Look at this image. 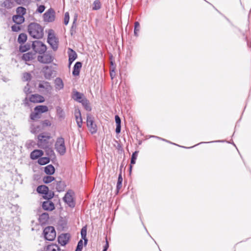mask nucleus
I'll use <instances>...</instances> for the list:
<instances>
[{"label": "nucleus", "instance_id": "obj_1", "mask_svg": "<svg viewBox=\"0 0 251 251\" xmlns=\"http://www.w3.org/2000/svg\"><path fill=\"white\" fill-rule=\"evenodd\" d=\"M29 34L35 39L42 38L44 36V29L38 23H31L28 25Z\"/></svg>", "mask_w": 251, "mask_h": 251}, {"label": "nucleus", "instance_id": "obj_2", "mask_svg": "<svg viewBox=\"0 0 251 251\" xmlns=\"http://www.w3.org/2000/svg\"><path fill=\"white\" fill-rule=\"evenodd\" d=\"M51 137L48 134L45 133H41L38 136L37 145L39 148L43 149L47 147L48 146L51 145V143H50L49 140L50 139Z\"/></svg>", "mask_w": 251, "mask_h": 251}, {"label": "nucleus", "instance_id": "obj_3", "mask_svg": "<svg viewBox=\"0 0 251 251\" xmlns=\"http://www.w3.org/2000/svg\"><path fill=\"white\" fill-rule=\"evenodd\" d=\"M32 48L34 52L40 54L44 53L47 50V46L40 41L36 40L32 43Z\"/></svg>", "mask_w": 251, "mask_h": 251}, {"label": "nucleus", "instance_id": "obj_4", "mask_svg": "<svg viewBox=\"0 0 251 251\" xmlns=\"http://www.w3.org/2000/svg\"><path fill=\"white\" fill-rule=\"evenodd\" d=\"M44 235L45 239L49 241L53 240L56 237V232L53 226H48L44 230Z\"/></svg>", "mask_w": 251, "mask_h": 251}, {"label": "nucleus", "instance_id": "obj_5", "mask_svg": "<svg viewBox=\"0 0 251 251\" xmlns=\"http://www.w3.org/2000/svg\"><path fill=\"white\" fill-rule=\"evenodd\" d=\"M47 42L54 51L57 50L58 48L59 41L58 39L55 37L53 33H49L48 36Z\"/></svg>", "mask_w": 251, "mask_h": 251}, {"label": "nucleus", "instance_id": "obj_6", "mask_svg": "<svg viewBox=\"0 0 251 251\" xmlns=\"http://www.w3.org/2000/svg\"><path fill=\"white\" fill-rule=\"evenodd\" d=\"M43 54L38 56V60L40 63H51L53 61L54 56L51 51L45 52Z\"/></svg>", "mask_w": 251, "mask_h": 251}, {"label": "nucleus", "instance_id": "obj_7", "mask_svg": "<svg viewBox=\"0 0 251 251\" xmlns=\"http://www.w3.org/2000/svg\"><path fill=\"white\" fill-rule=\"evenodd\" d=\"M55 148L57 151L61 155H63L66 152V147L64 138H58L55 144Z\"/></svg>", "mask_w": 251, "mask_h": 251}, {"label": "nucleus", "instance_id": "obj_8", "mask_svg": "<svg viewBox=\"0 0 251 251\" xmlns=\"http://www.w3.org/2000/svg\"><path fill=\"white\" fill-rule=\"evenodd\" d=\"M74 195V193L72 190H69L63 197L64 202L71 207H74L75 206Z\"/></svg>", "mask_w": 251, "mask_h": 251}, {"label": "nucleus", "instance_id": "obj_9", "mask_svg": "<svg viewBox=\"0 0 251 251\" xmlns=\"http://www.w3.org/2000/svg\"><path fill=\"white\" fill-rule=\"evenodd\" d=\"M87 126L92 134L95 133L97 132V127L94 122V117L90 114L87 115Z\"/></svg>", "mask_w": 251, "mask_h": 251}, {"label": "nucleus", "instance_id": "obj_10", "mask_svg": "<svg viewBox=\"0 0 251 251\" xmlns=\"http://www.w3.org/2000/svg\"><path fill=\"white\" fill-rule=\"evenodd\" d=\"M44 20L46 22H52L54 21L55 11L52 8L48 9L43 15Z\"/></svg>", "mask_w": 251, "mask_h": 251}, {"label": "nucleus", "instance_id": "obj_11", "mask_svg": "<svg viewBox=\"0 0 251 251\" xmlns=\"http://www.w3.org/2000/svg\"><path fill=\"white\" fill-rule=\"evenodd\" d=\"M38 87L40 91L43 93H50L52 88L49 82L45 81L40 82Z\"/></svg>", "mask_w": 251, "mask_h": 251}, {"label": "nucleus", "instance_id": "obj_12", "mask_svg": "<svg viewBox=\"0 0 251 251\" xmlns=\"http://www.w3.org/2000/svg\"><path fill=\"white\" fill-rule=\"evenodd\" d=\"M29 100L30 102L33 103L43 102L45 101L44 98L38 94H34L31 95L29 98Z\"/></svg>", "mask_w": 251, "mask_h": 251}, {"label": "nucleus", "instance_id": "obj_13", "mask_svg": "<svg viewBox=\"0 0 251 251\" xmlns=\"http://www.w3.org/2000/svg\"><path fill=\"white\" fill-rule=\"evenodd\" d=\"M74 114L77 125L78 127L81 128L82 125V119L80 110L79 109H75Z\"/></svg>", "mask_w": 251, "mask_h": 251}, {"label": "nucleus", "instance_id": "obj_14", "mask_svg": "<svg viewBox=\"0 0 251 251\" xmlns=\"http://www.w3.org/2000/svg\"><path fill=\"white\" fill-rule=\"evenodd\" d=\"M36 57V54L34 52L29 51L24 53L22 56V59L25 61H31Z\"/></svg>", "mask_w": 251, "mask_h": 251}, {"label": "nucleus", "instance_id": "obj_15", "mask_svg": "<svg viewBox=\"0 0 251 251\" xmlns=\"http://www.w3.org/2000/svg\"><path fill=\"white\" fill-rule=\"evenodd\" d=\"M43 72L46 78L50 79L54 74V71L49 67H45L43 69Z\"/></svg>", "mask_w": 251, "mask_h": 251}, {"label": "nucleus", "instance_id": "obj_16", "mask_svg": "<svg viewBox=\"0 0 251 251\" xmlns=\"http://www.w3.org/2000/svg\"><path fill=\"white\" fill-rule=\"evenodd\" d=\"M69 237L67 234H63L59 236L58 241L62 246H65L69 241Z\"/></svg>", "mask_w": 251, "mask_h": 251}, {"label": "nucleus", "instance_id": "obj_17", "mask_svg": "<svg viewBox=\"0 0 251 251\" xmlns=\"http://www.w3.org/2000/svg\"><path fill=\"white\" fill-rule=\"evenodd\" d=\"M42 207L45 210L52 211L54 209V205L52 201L48 200L43 203Z\"/></svg>", "mask_w": 251, "mask_h": 251}, {"label": "nucleus", "instance_id": "obj_18", "mask_svg": "<svg viewBox=\"0 0 251 251\" xmlns=\"http://www.w3.org/2000/svg\"><path fill=\"white\" fill-rule=\"evenodd\" d=\"M69 63H73L77 57V54L73 50L69 48L68 50Z\"/></svg>", "mask_w": 251, "mask_h": 251}, {"label": "nucleus", "instance_id": "obj_19", "mask_svg": "<svg viewBox=\"0 0 251 251\" xmlns=\"http://www.w3.org/2000/svg\"><path fill=\"white\" fill-rule=\"evenodd\" d=\"M43 154V151L42 150H35L31 152L30 158L33 160H35L42 156Z\"/></svg>", "mask_w": 251, "mask_h": 251}, {"label": "nucleus", "instance_id": "obj_20", "mask_svg": "<svg viewBox=\"0 0 251 251\" xmlns=\"http://www.w3.org/2000/svg\"><path fill=\"white\" fill-rule=\"evenodd\" d=\"M54 185H55V189L58 192H62L64 190L65 187V183L63 181H56L55 183H52Z\"/></svg>", "mask_w": 251, "mask_h": 251}, {"label": "nucleus", "instance_id": "obj_21", "mask_svg": "<svg viewBox=\"0 0 251 251\" xmlns=\"http://www.w3.org/2000/svg\"><path fill=\"white\" fill-rule=\"evenodd\" d=\"M0 6L6 9H11L14 7V3L11 0H5L0 4Z\"/></svg>", "mask_w": 251, "mask_h": 251}, {"label": "nucleus", "instance_id": "obj_22", "mask_svg": "<svg viewBox=\"0 0 251 251\" xmlns=\"http://www.w3.org/2000/svg\"><path fill=\"white\" fill-rule=\"evenodd\" d=\"M13 21L17 25H20L24 22L25 18L22 15H14L13 16Z\"/></svg>", "mask_w": 251, "mask_h": 251}, {"label": "nucleus", "instance_id": "obj_23", "mask_svg": "<svg viewBox=\"0 0 251 251\" xmlns=\"http://www.w3.org/2000/svg\"><path fill=\"white\" fill-rule=\"evenodd\" d=\"M73 98L75 100H76L79 102H81V100L85 98L84 97V95L83 94L80 93L77 91L74 92Z\"/></svg>", "mask_w": 251, "mask_h": 251}, {"label": "nucleus", "instance_id": "obj_24", "mask_svg": "<svg viewBox=\"0 0 251 251\" xmlns=\"http://www.w3.org/2000/svg\"><path fill=\"white\" fill-rule=\"evenodd\" d=\"M55 87L56 89L61 90L64 87V84L62 80L59 78L57 77L55 79L54 81Z\"/></svg>", "mask_w": 251, "mask_h": 251}, {"label": "nucleus", "instance_id": "obj_25", "mask_svg": "<svg viewBox=\"0 0 251 251\" xmlns=\"http://www.w3.org/2000/svg\"><path fill=\"white\" fill-rule=\"evenodd\" d=\"M115 122L116 124V132L117 133H119L121 132V120L120 117L118 115H116L115 117Z\"/></svg>", "mask_w": 251, "mask_h": 251}, {"label": "nucleus", "instance_id": "obj_26", "mask_svg": "<svg viewBox=\"0 0 251 251\" xmlns=\"http://www.w3.org/2000/svg\"><path fill=\"white\" fill-rule=\"evenodd\" d=\"M50 146L51 145H50L47 147L43 149L45 150L47 155L49 158L54 156V151Z\"/></svg>", "mask_w": 251, "mask_h": 251}, {"label": "nucleus", "instance_id": "obj_27", "mask_svg": "<svg viewBox=\"0 0 251 251\" xmlns=\"http://www.w3.org/2000/svg\"><path fill=\"white\" fill-rule=\"evenodd\" d=\"M44 172L48 175H52L55 172L54 167L52 165H49L45 167Z\"/></svg>", "mask_w": 251, "mask_h": 251}, {"label": "nucleus", "instance_id": "obj_28", "mask_svg": "<svg viewBox=\"0 0 251 251\" xmlns=\"http://www.w3.org/2000/svg\"><path fill=\"white\" fill-rule=\"evenodd\" d=\"M82 67V64H75L73 74L75 76L78 75L80 69Z\"/></svg>", "mask_w": 251, "mask_h": 251}, {"label": "nucleus", "instance_id": "obj_29", "mask_svg": "<svg viewBox=\"0 0 251 251\" xmlns=\"http://www.w3.org/2000/svg\"><path fill=\"white\" fill-rule=\"evenodd\" d=\"M34 110L38 111L40 114L47 112L48 107L46 105H39L34 108Z\"/></svg>", "mask_w": 251, "mask_h": 251}, {"label": "nucleus", "instance_id": "obj_30", "mask_svg": "<svg viewBox=\"0 0 251 251\" xmlns=\"http://www.w3.org/2000/svg\"><path fill=\"white\" fill-rule=\"evenodd\" d=\"M48 190V187L45 185L39 186L37 188V192L42 194H45V193H47Z\"/></svg>", "mask_w": 251, "mask_h": 251}, {"label": "nucleus", "instance_id": "obj_31", "mask_svg": "<svg viewBox=\"0 0 251 251\" xmlns=\"http://www.w3.org/2000/svg\"><path fill=\"white\" fill-rule=\"evenodd\" d=\"M116 64H110V76L112 79L114 78V77L116 75Z\"/></svg>", "mask_w": 251, "mask_h": 251}, {"label": "nucleus", "instance_id": "obj_32", "mask_svg": "<svg viewBox=\"0 0 251 251\" xmlns=\"http://www.w3.org/2000/svg\"><path fill=\"white\" fill-rule=\"evenodd\" d=\"M80 103H82V105L86 110H91V107L90 105L89 102L86 98L81 100Z\"/></svg>", "mask_w": 251, "mask_h": 251}, {"label": "nucleus", "instance_id": "obj_33", "mask_svg": "<svg viewBox=\"0 0 251 251\" xmlns=\"http://www.w3.org/2000/svg\"><path fill=\"white\" fill-rule=\"evenodd\" d=\"M41 114L34 109V111L32 112L30 115V117L32 120H36L41 118Z\"/></svg>", "mask_w": 251, "mask_h": 251}, {"label": "nucleus", "instance_id": "obj_34", "mask_svg": "<svg viewBox=\"0 0 251 251\" xmlns=\"http://www.w3.org/2000/svg\"><path fill=\"white\" fill-rule=\"evenodd\" d=\"M27 40V36L25 33H21L18 38V42L19 43L22 44L25 42Z\"/></svg>", "mask_w": 251, "mask_h": 251}, {"label": "nucleus", "instance_id": "obj_35", "mask_svg": "<svg viewBox=\"0 0 251 251\" xmlns=\"http://www.w3.org/2000/svg\"><path fill=\"white\" fill-rule=\"evenodd\" d=\"M50 159L49 157H43L40 158L38 160V163L41 165H44L50 162Z\"/></svg>", "mask_w": 251, "mask_h": 251}, {"label": "nucleus", "instance_id": "obj_36", "mask_svg": "<svg viewBox=\"0 0 251 251\" xmlns=\"http://www.w3.org/2000/svg\"><path fill=\"white\" fill-rule=\"evenodd\" d=\"M47 251H61V250L58 245L51 244L48 246Z\"/></svg>", "mask_w": 251, "mask_h": 251}, {"label": "nucleus", "instance_id": "obj_37", "mask_svg": "<svg viewBox=\"0 0 251 251\" xmlns=\"http://www.w3.org/2000/svg\"><path fill=\"white\" fill-rule=\"evenodd\" d=\"M49 218V214L47 213H42L39 217V220L42 223L47 222Z\"/></svg>", "mask_w": 251, "mask_h": 251}, {"label": "nucleus", "instance_id": "obj_38", "mask_svg": "<svg viewBox=\"0 0 251 251\" xmlns=\"http://www.w3.org/2000/svg\"><path fill=\"white\" fill-rule=\"evenodd\" d=\"M87 229L86 227H83L81 230V235L82 239L84 240V244L86 245L88 240L86 238Z\"/></svg>", "mask_w": 251, "mask_h": 251}, {"label": "nucleus", "instance_id": "obj_39", "mask_svg": "<svg viewBox=\"0 0 251 251\" xmlns=\"http://www.w3.org/2000/svg\"><path fill=\"white\" fill-rule=\"evenodd\" d=\"M101 4L100 0H95L93 4L92 9L93 10H98L100 9Z\"/></svg>", "mask_w": 251, "mask_h": 251}, {"label": "nucleus", "instance_id": "obj_40", "mask_svg": "<svg viewBox=\"0 0 251 251\" xmlns=\"http://www.w3.org/2000/svg\"><path fill=\"white\" fill-rule=\"evenodd\" d=\"M31 47L30 43H27L24 45H20L19 50L22 52H24L30 49Z\"/></svg>", "mask_w": 251, "mask_h": 251}, {"label": "nucleus", "instance_id": "obj_41", "mask_svg": "<svg viewBox=\"0 0 251 251\" xmlns=\"http://www.w3.org/2000/svg\"><path fill=\"white\" fill-rule=\"evenodd\" d=\"M138 152L137 151H136L134 152H133L132 154L131 161H130L131 165H130V170L132 169V165L134 164L136 162V160L137 156H138Z\"/></svg>", "mask_w": 251, "mask_h": 251}, {"label": "nucleus", "instance_id": "obj_42", "mask_svg": "<svg viewBox=\"0 0 251 251\" xmlns=\"http://www.w3.org/2000/svg\"><path fill=\"white\" fill-rule=\"evenodd\" d=\"M16 12L17 15L23 16L26 13V9L23 7H18L16 9Z\"/></svg>", "mask_w": 251, "mask_h": 251}, {"label": "nucleus", "instance_id": "obj_43", "mask_svg": "<svg viewBox=\"0 0 251 251\" xmlns=\"http://www.w3.org/2000/svg\"><path fill=\"white\" fill-rule=\"evenodd\" d=\"M123 178L121 174H120L118 177V180L117 184V190L118 192L122 186Z\"/></svg>", "mask_w": 251, "mask_h": 251}, {"label": "nucleus", "instance_id": "obj_44", "mask_svg": "<svg viewBox=\"0 0 251 251\" xmlns=\"http://www.w3.org/2000/svg\"><path fill=\"white\" fill-rule=\"evenodd\" d=\"M54 180V177L51 176H46L43 177V180L45 183H49Z\"/></svg>", "mask_w": 251, "mask_h": 251}, {"label": "nucleus", "instance_id": "obj_45", "mask_svg": "<svg viewBox=\"0 0 251 251\" xmlns=\"http://www.w3.org/2000/svg\"><path fill=\"white\" fill-rule=\"evenodd\" d=\"M140 30V24L138 22H136L134 23V34L135 36H138V32Z\"/></svg>", "mask_w": 251, "mask_h": 251}, {"label": "nucleus", "instance_id": "obj_46", "mask_svg": "<svg viewBox=\"0 0 251 251\" xmlns=\"http://www.w3.org/2000/svg\"><path fill=\"white\" fill-rule=\"evenodd\" d=\"M77 19V15H75L74 18V21H73V23L72 27H71V30L72 35L73 34V31L74 30H75V29L76 28V22Z\"/></svg>", "mask_w": 251, "mask_h": 251}, {"label": "nucleus", "instance_id": "obj_47", "mask_svg": "<svg viewBox=\"0 0 251 251\" xmlns=\"http://www.w3.org/2000/svg\"><path fill=\"white\" fill-rule=\"evenodd\" d=\"M44 196V199L49 200L52 199L54 196V193L52 191H48L47 193H45Z\"/></svg>", "mask_w": 251, "mask_h": 251}, {"label": "nucleus", "instance_id": "obj_48", "mask_svg": "<svg viewBox=\"0 0 251 251\" xmlns=\"http://www.w3.org/2000/svg\"><path fill=\"white\" fill-rule=\"evenodd\" d=\"M31 75L29 73H25L23 75V80L24 81H28L31 79Z\"/></svg>", "mask_w": 251, "mask_h": 251}, {"label": "nucleus", "instance_id": "obj_49", "mask_svg": "<svg viewBox=\"0 0 251 251\" xmlns=\"http://www.w3.org/2000/svg\"><path fill=\"white\" fill-rule=\"evenodd\" d=\"M70 17L69 12H67L65 13L64 23L65 25H68L69 22Z\"/></svg>", "mask_w": 251, "mask_h": 251}, {"label": "nucleus", "instance_id": "obj_50", "mask_svg": "<svg viewBox=\"0 0 251 251\" xmlns=\"http://www.w3.org/2000/svg\"><path fill=\"white\" fill-rule=\"evenodd\" d=\"M11 29L14 32H18L21 30V27L18 25L16 24L11 26Z\"/></svg>", "mask_w": 251, "mask_h": 251}, {"label": "nucleus", "instance_id": "obj_51", "mask_svg": "<svg viewBox=\"0 0 251 251\" xmlns=\"http://www.w3.org/2000/svg\"><path fill=\"white\" fill-rule=\"evenodd\" d=\"M24 91L26 94H28L32 92L28 84H27V85L25 87Z\"/></svg>", "mask_w": 251, "mask_h": 251}, {"label": "nucleus", "instance_id": "obj_52", "mask_svg": "<svg viewBox=\"0 0 251 251\" xmlns=\"http://www.w3.org/2000/svg\"><path fill=\"white\" fill-rule=\"evenodd\" d=\"M82 248H83V241L82 240H80L78 241L76 248L75 250L82 251Z\"/></svg>", "mask_w": 251, "mask_h": 251}, {"label": "nucleus", "instance_id": "obj_53", "mask_svg": "<svg viewBox=\"0 0 251 251\" xmlns=\"http://www.w3.org/2000/svg\"><path fill=\"white\" fill-rule=\"evenodd\" d=\"M57 114L60 118H64V112L61 108H57Z\"/></svg>", "mask_w": 251, "mask_h": 251}, {"label": "nucleus", "instance_id": "obj_54", "mask_svg": "<svg viewBox=\"0 0 251 251\" xmlns=\"http://www.w3.org/2000/svg\"><path fill=\"white\" fill-rule=\"evenodd\" d=\"M42 125L43 127L49 126L51 125V123L49 120H46L42 122Z\"/></svg>", "mask_w": 251, "mask_h": 251}, {"label": "nucleus", "instance_id": "obj_55", "mask_svg": "<svg viewBox=\"0 0 251 251\" xmlns=\"http://www.w3.org/2000/svg\"><path fill=\"white\" fill-rule=\"evenodd\" d=\"M45 9V6L43 5H40L38 7V8L37 9V11L39 13H42V12H44Z\"/></svg>", "mask_w": 251, "mask_h": 251}, {"label": "nucleus", "instance_id": "obj_56", "mask_svg": "<svg viewBox=\"0 0 251 251\" xmlns=\"http://www.w3.org/2000/svg\"><path fill=\"white\" fill-rule=\"evenodd\" d=\"M40 129H41L39 126H37L36 127H33L31 129V132L35 133L39 132Z\"/></svg>", "mask_w": 251, "mask_h": 251}, {"label": "nucleus", "instance_id": "obj_57", "mask_svg": "<svg viewBox=\"0 0 251 251\" xmlns=\"http://www.w3.org/2000/svg\"><path fill=\"white\" fill-rule=\"evenodd\" d=\"M7 13V11L4 8H0V15H5Z\"/></svg>", "mask_w": 251, "mask_h": 251}, {"label": "nucleus", "instance_id": "obj_58", "mask_svg": "<svg viewBox=\"0 0 251 251\" xmlns=\"http://www.w3.org/2000/svg\"><path fill=\"white\" fill-rule=\"evenodd\" d=\"M17 4H21L25 2L26 0H14Z\"/></svg>", "mask_w": 251, "mask_h": 251}, {"label": "nucleus", "instance_id": "obj_59", "mask_svg": "<svg viewBox=\"0 0 251 251\" xmlns=\"http://www.w3.org/2000/svg\"><path fill=\"white\" fill-rule=\"evenodd\" d=\"M108 247H109L108 243V241H106V244H105V245L104 246V249H103V250H105V251H107V249L108 248Z\"/></svg>", "mask_w": 251, "mask_h": 251}, {"label": "nucleus", "instance_id": "obj_60", "mask_svg": "<svg viewBox=\"0 0 251 251\" xmlns=\"http://www.w3.org/2000/svg\"><path fill=\"white\" fill-rule=\"evenodd\" d=\"M156 137L158 138V139H161L162 140H165L164 139H163L161 138L160 137Z\"/></svg>", "mask_w": 251, "mask_h": 251}, {"label": "nucleus", "instance_id": "obj_61", "mask_svg": "<svg viewBox=\"0 0 251 251\" xmlns=\"http://www.w3.org/2000/svg\"><path fill=\"white\" fill-rule=\"evenodd\" d=\"M75 251H80V250H75Z\"/></svg>", "mask_w": 251, "mask_h": 251}, {"label": "nucleus", "instance_id": "obj_62", "mask_svg": "<svg viewBox=\"0 0 251 251\" xmlns=\"http://www.w3.org/2000/svg\"><path fill=\"white\" fill-rule=\"evenodd\" d=\"M69 67H70V65H71V63H69Z\"/></svg>", "mask_w": 251, "mask_h": 251}, {"label": "nucleus", "instance_id": "obj_63", "mask_svg": "<svg viewBox=\"0 0 251 251\" xmlns=\"http://www.w3.org/2000/svg\"><path fill=\"white\" fill-rule=\"evenodd\" d=\"M76 63H81V62H76Z\"/></svg>", "mask_w": 251, "mask_h": 251}, {"label": "nucleus", "instance_id": "obj_64", "mask_svg": "<svg viewBox=\"0 0 251 251\" xmlns=\"http://www.w3.org/2000/svg\"><path fill=\"white\" fill-rule=\"evenodd\" d=\"M102 251H105V250H103Z\"/></svg>", "mask_w": 251, "mask_h": 251}]
</instances>
